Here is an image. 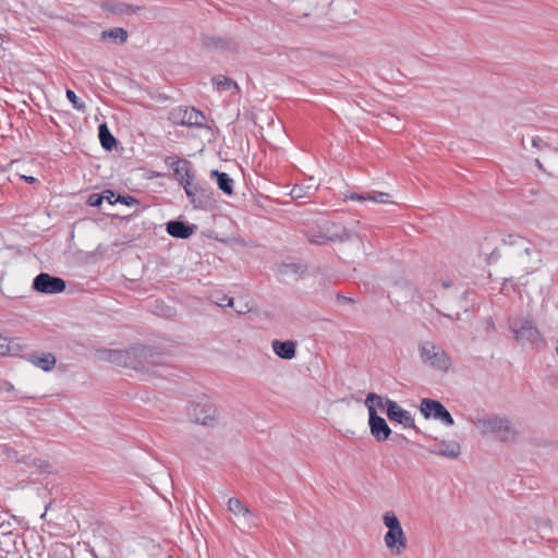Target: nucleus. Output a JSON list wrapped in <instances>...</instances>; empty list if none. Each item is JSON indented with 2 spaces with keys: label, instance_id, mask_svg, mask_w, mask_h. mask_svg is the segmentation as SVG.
<instances>
[{
  "label": "nucleus",
  "instance_id": "nucleus-1",
  "mask_svg": "<svg viewBox=\"0 0 558 558\" xmlns=\"http://www.w3.org/2000/svg\"><path fill=\"white\" fill-rule=\"evenodd\" d=\"M509 329L514 340L522 347L529 345L535 350H543L546 347V340L531 317L511 319Z\"/></svg>",
  "mask_w": 558,
  "mask_h": 558
},
{
  "label": "nucleus",
  "instance_id": "nucleus-2",
  "mask_svg": "<svg viewBox=\"0 0 558 558\" xmlns=\"http://www.w3.org/2000/svg\"><path fill=\"white\" fill-rule=\"evenodd\" d=\"M472 423L478 428L483 436L496 434L502 442L514 441L518 435L517 429L505 415L475 417L472 420Z\"/></svg>",
  "mask_w": 558,
  "mask_h": 558
},
{
  "label": "nucleus",
  "instance_id": "nucleus-3",
  "mask_svg": "<svg viewBox=\"0 0 558 558\" xmlns=\"http://www.w3.org/2000/svg\"><path fill=\"white\" fill-rule=\"evenodd\" d=\"M420 359L423 364L433 369L447 373L451 367V359L446 351L433 341H423L418 344Z\"/></svg>",
  "mask_w": 558,
  "mask_h": 558
},
{
  "label": "nucleus",
  "instance_id": "nucleus-4",
  "mask_svg": "<svg viewBox=\"0 0 558 558\" xmlns=\"http://www.w3.org/2000/svg\"><path fill=\"white\" fill-rule=\"evenodd\" d=\"M168 120L175 125L204 128L206 117L194 107L178 106L169 111Z\"/></svg>",
  "mask_w": 558,
  "mask_h": 558
},
{
  "label": "nucleus",
  "instance_id": "nucleus-5",
  "mask_svg": "<svg viewBox=\"0 0 558 558\" xmlns=\"http://www.w3.org/2000/svg\"><path fill=\"white\" fill-rule=\"evenodd\" d=\"M217 409L208 399L191 402L187 408L190 420L196 424L211 426L216 422Z\"/></svg>",
  "mask_w": 558,
  "mask_h": 558
},
{
  "label": "nucleus",
  "instance_id": "nucleus-6",
  "mask_svg": "<svg viewBox=\"0 0 558 558\" xmlns=\"http://www.w3.org/2000/svg\"><path fill=\"white\" fill-rule=\"evenodd\" d=\"M420 411L426 418L440 421L446 426L454 425V420L446 407L438 400L423 398L420 403Z\"/></svg>",
  "mask_w": 558,
  "mask_h": 558
},
{
  "label": "nucleus",
  "instance_id": "nucleus-7",
  "mask_svg": "<svg viewBox=\"0 0 558 558\" xmlns=\"http://www.w3.org/2000/svg\"><path fill=\"white\" fill-rule=\"evenodd\" d=\"M100 359L107 361L109 363L116 364L118 366L132 368L135 371L136 362V351L135 345H131L125 350L118 349H104L99 352Z\"/></svg>",
  "mask_w": 558,
  "mask_h": 558
},
{
  "label": "nucleus",
  "instance_id": "nucleus-8",
  "mask_svg": "<svg viewBox=\"0 0 558 558\" xmlns=\"http://www.w3.org/2000/svg\"><path fill=\"white\" fill-rule=\"evenodd\" d=\"M32 288L39 293L58 294L65 290L66 282L60 277L40 272L34 278Z\"/></svg>",
  "mask_w": 558,
  "mask_h": 558
},
{
  "label": "nucleus",
  "instance_id": "nucleus-9",
  "mask_svg": "<svg viewBox=\"0 0 558 558\" xmlns=\"http://www.w3.org/2000/svg\"><path fill=\"white\" fill-rule=\"evenodd\" d=\"M386 414L389 421L402 425L404 428H411L416 434H423L422 430L415 425L414 418L411 413L402 409L396 401L391 399L385 400Z\"/></svg>",
  "mask_w": 558,
  "mask_h": 558
},
{
  "label": "nucleus",
  "instance_id": "nucleus-10",
  "mask_svg": "<svg viewBox=\"0 0 558 558\" xmlns=\"http://www.w3.org/2000/svg\"><path fill=\"white\" fill-rule=\"evenodd\" d=\"M203 49L236 53L240 49L239 43L231 36L203 35L201 40Z\"/></svg>",
  "mask_w": 558,
  "mask_h": 558
},
{
  "label": "nucleus",
  "instance_id": "nucleus-11",
  "mask_svg": "<svg viewBox=\"0 0 558 558\" xmlns=\"http://www.w3.org/2000/svg\"><path fill=\"white\" fill-rule=\"evenodd\" d=\"M368 425L371 435L378 441L383 442L389 439L392 434L391 428L386 420L377 414V410L369 405Z\"/></svg>",
  "mask_w": 558,
  "mask_h": 558
},
{
  "label": "nucleus",
  "instance_id": "nucleus-12",
  "mask_svg": "<svg viewBox=\"0 0 558 558\" xmlns=\"http://www.w3.org/2000/svg\"><path fill=\"white\" fill-rule=\"evenodd\" d=\"M306 238L310 243L322 245L331 241H347L350 239V235L347 229H341L336 233H324L320 225H318L316 228H311L306 231Z\"/></svg>",
  "mask_w": 558,
  "mask_h": 558
},
{
  "label": "nucleus",
  "instance_id": "nucleus-13",
  "mask_svg": "<svg viewBox=\"0 0 558 558\" xmlns=\"http://www.w3.org/2000/svg\"><path fill=\"white\" fill-rule=\"evenodd\" d=\"M388 532L385 534V544L389 550L400 555L407 548V537L401 525H387Z\"/></svg>",
  "mask_w": 558,
  "mask_h": 558
},
{
  "label": "nucleus",
  "instance_id": "nucleus-14",
  "mask_svg": "<svg viewBox=\"0 0 558 558\" xmlns=\"http://www.w3.org/2000/svg\"><path fill=\"white\" fill-rule=\"evenodd\" d=\"M194 197L190 198L191 204L195 209H209L214 206L216 199L211 187L205 183H197L194 189Z\"/></svg>",
  "mask_w": 558,
  "mask_h": 558
},
{
  "label": "nucleus",
  "instance_id": "nucleus-15",
  "mask_svg": "<svg viewBox=\"0 0 558 558\" xmlns=\"http://www.w3.org/2000/svg\"><path fill=\"white\" fill-rule=\"evenodd\" d=\"M501 242L505 245L515 247L517 254L521 257L523 255L530 257L536 251L535 246L529 240L518 234H508L506 238L501 239Z\"/></svg>",
  "mask_w": 558,
  "mask_h": 558
},
{
  "label": "nucleus",
  "instance_id": "nucleus-16",
  "mask_svg": "<svg viewBox=\"0 0 558 558\" xmlns=\"http://www.w3.org/2000/svg\"><path fill=\"white\" fill-rule=\"evenodd\" d=\"M168 234L177 239H189L196 230L195 225H191L183 220H170L166 223Z\"/></svg>",
  "mask_w": 558,
  "mask_h": 558
},
{
  "label": "nucleus",
  "instance_id": "nucleus-17",
  "mask_svg": "<svg viewBox=\"0 0 558 558\" xmlns=\"http://www.w3.org/2000/svg\"><path fill=\"white\" fill-rule=\"evenodd\" d=\"M344 201H372L385 204L390 202V194L377 191L365 193L349 192L344 194Z\"/></svg>",
  "mask_w": 558,
  "mask_h": 558
},
{
  "label": "nucleus",
  "instance_id": "nucleus-18",
  "mask_svg": "<svg viewBox=\"0 0 558 558\" xmlns=\"http://www.w3.org/2000/svg\"><path fill=\"white\" fill-rule=\"evenodd\" d=\"M271 347L275 354L282 360H292L296 355V342L293 340H274Z\"/></svg>",
  "mask_w": 558,
  "mask_h": 558
},
{
  "label": "nucleus",
  "instance_id": "nucleus-19",
  "mask_svg": "<svg viewBox=\"0 0 558 558\" xmlns=\"http://www.w3.org/2000/svg\"><path fill=\"white\" fill-rule=\"evenodd\" d=\"M24 345L20 338H7L0 333V355H21Z\"/></svg>",
  "mask_w": 558,
  "mask_h": 558
},
{
  "label": "nucleus",
  "instance_id": "nucleus-20",
  "mask_svg": "<svg viewBox=\"0 0 558 558\" xmlns=\"http://www.w3.org/2000/svg\"><path fill=\"white\" fill-rule=\"evenodd\" d=\"M165 163L172 170V178L179 183H183V173L185 166H191V161L178 156H167Z\"/></svg>",
  "mask_w": 558,
  "mask_h": 558
},
{
  "label": "nucleus",
  "instance_id": "nucleus-21",
  "mask_svg": "<svg viewBox=\"0 0 558 558\" xmlns=\"http://www.w3.org/2000/svg\"><path fill=\"white\" fill-rule=\"evenodd\" d=\"M27 361L33 363L35 366L41 368L45 372L51 371L57 362L56 356L52 353H31L27 355Z\"/></svg>",
  "mask_w": 558,
  "mask_h": 558
},
{
  "label": "nucleus",
  "instance_id": "nucleus-22",
  "mask_svg": "<svg viewBox=\"0 0 558 558\" xmlns=\"http://www.w3.org/2000/svg\"><path fill=\"white\" fill-rule=\"evenodd\" d=\"M210 178L216 179L219 190L226 195H232L234 193V181L228 173L215 169L210 171Z\"/></svg>",
  "mask_w": 558,
  "mask_h": 558
},
{
  "label": "nucleus",
  "instance_id": "nucleus-23",
  "mask_svg": "<svg viewBox=\"0 0 558 558\" xmlns=\"http://www.w3.org/2000/svg\"><path fill=\"white\" fill-rule=\"evenodd\" d=\"M98 138H99L101 147L107 151H111L112 149H114L117 147L118 141L112 135V133L106 122L100 123L98 125Z\"/></svg>",
  "mask_w": 558,
  "mask_h": 558
},
{
  "label": "nucleus",
  "instance_id": "nucleus-24",
  "mask_svg": "<svg viewBox=\"0 0 558 558\" xmlns=\"http://www.w3.org/2000/svg\"><path fill=\"white\" fill-rule=\"evenodd\" d=\"M228 510L234 514L242 513L244 520L246 521L262 520L258 515L255 514V512L244 506L240 499L234 497L228 500Z\"/></svg>",
  "mask_w": 558,
  "mask_h": 558
},
{
  "label": "nucleus",
  "instance_id": "nucleus-25",
  "mask_svg": "<svg viewBox=\"0 0 558 558\" xmlns=\"http://www.w3.org/2000/svg\"><path fill=\"white\" fill-rule=\"evenodd\" d=\"M101 8L107 12L119 15L132 14L136 12L132 5L117 0H106L101 4Z\"/></svg>",
  "mask_w": 558,
  "mask_h": 558
},
{
  "label": "nucleus",
  "instance_id": "nucleus-26",
  "mask_svg": "<svg viewBox=\"0 0 558 558\" xmlns=\"http://www.w3.org/2000/svg\"><path fill=\"white\" fill-rule=\"evenodd\" d=\"M135 351L136 353H141V354H136V364L135 365V371L136 372H142V373H147V359L148 356H151L150 355V345H145V344H141V343H135Z\"/></svg>",
  "mask_w": 558,
  "mask_h": 558
},
{
  "label": "nucleus",
  "instance_id": "nucleus-27",
  "mask_svg": "<svg viewBox=\"0 0 558 558\" xmlns=\"http://www.w3.org/2000/svg\"><path fill=\"white\" fill-rule=\"evenodd\" d=\"M129 34L123 27H113L105 29L100 34L102 40H112L118 45H122L128 40Z\"/></svg>",
  "mask_w": 558,
  "mask_h": 558
},
{
  "label": "nucleus",
  "instance_id": "nucleus-28",
  "mask_svg": "<svg viewBox=\"0 0 558 558\" xmlns=\"http://www.w3.org/2000/svg\"><path fill=\"white\" fill-rule=\"evenodd\" d=\"M441 446L444 447L442 449H440L438 451L434 450V449H429V452L439 454L441 457L450 458V459H456L461 453V447L457 441H442Z\"/></svg>",
  "mask_w": 558,
  "mask_h": 558
},
{
  "label": "nucleus",
  "instance_id": "nucleus-29",
  "mask_svg": "<svg viewBox=\"0 0 558 558\" xmlns=\"http://www.w3.org/2000/svg\"><path fill=\"white\" fill-rule=\"evenodd\" d=\"M151 313L158 317H163V318L169 319L177 315V310L173 306L166 304L161 300H156L151 304Z\"/></svg>",
  "mask_w": 558,
  "mask_h": 558
},
{
  "label": "nucleus",
  "instance_id": "nucleus-30",
  "mask_svg": "<svg viewBox=\"0 0 558 558\" xmlns=\"http://www.w3.org/2000/svg\"><path fill=\"white\" fill-rule=\"evenodd\" d=\"M150 355L147 359V373L157 366H163L166 352L157 347L150 345Z\"/></svg>",
  "mask_w": 558,
  "mask_h": 558
},
{
  "label": "nucleus",
  "instance_id": "nucleus-31",
  "mask_svg": "<svg viewBox=\"0 0 558 558\" xmlns=\"http://www.w3.org/2000/svg\"><path fill=\"white\" fill-rule=\"evenodd\" d=\"M498 241H499V236H498V234H496L494 232L485 235L478 245L480 256L484 257V259H485L487 257V255L490 253L492 248L494 246H497Z\"/></svg>",
  "mask_w": 558,
  "mask_h": 558
},
{
  "label": "nucleus",
  "instance_id": "nucleus-32",
  "mask_svg": "<svg viewBox=\"0 0 558 558\" xmlns=\"http://www.w3.org/2000/svg\"><path fill=\"white\" fill-rule=\"evenodd\" d=\"M213 84L218 90H230L234 88L240 90L239 85L232 78L225 75H216L213 77Z\"/></svg>",
  "mask_w": 558,
  "mask_h": 558
},
{
  "label": "nucleus",
  "instance_id": "nucleus-33",
  "mask_svg": "<svg viewBox=\"0 0 558 558\" xmlns=\"http://www.w3.org/2000/svg\"><path fill=\"white\" fill-rule=\"evenodd\" d=\"M387 398H384L375 392H369L366 396L365 399V405L367 407V410L369 411V405L373 407L375 410L377 408L383 409L385 407V400Z\"/></svg>",
  "mask_w": 558,
  "mask_h": 558
},
{
  "label": "nucleus",
  "instance_id": "nucleus-34",
  "mask_svg": "<svg viewBox=\"0 0 558 558\" xmlns=\"http://www.w3.org/2000/svg\"><path fill=\"white\" fill-rule=\"evenodd\" d=\"M65 95H66L68 100L72 104L74 109H76L80 112L86 111V109H87L86 104L84 101H82L72 89L66 88Z\"/></svg>",
  "mask_w": 558,
  "mask_h": 558
},
{
  "label": "nucleus",
  "instance_id": "nucleus-35",
  "mask_svg": "<svg viewBox=\"0 0 558 558\" xmlns=\"http://www.w3.org/2000/svg\"><path fill=\"white\" fill-rule=\"evenodd\" d=\"M113 202H118L126 206L140 205V201L130 194H118Z\"/></svg>",
  "mask_w": 558,
  "mask_h": 558
},
{
  "label": "nucleus",
  "instance_id": "nucleus-36",
  "mask_svg": "<svg viewBox=\"0 0 558 558\" xmlns=\"http://www.w3.org/2000/svg\"><path fill=\"white\" fill-rule=\"evenodd\" d=\"M320 227L324 233H336L341 229H344L343 227L337 226L335 222L328 220L320 223Z\"/></svg>",
  "mask_w": 558,
  "mask_h": 558
},
{
  "label": "nucleus",
  "instance_id": "nucleus-37",
  "mask_svg": "<svg viewBox=\"0 0 558 558\" xmlns=\"http://www.w3.org/2000/svg\"><path fill=\"white\" fill-rule=\"evenodd\" d=\"M104 202V194L101 193H92L87 198V205L92 207H99Z\"/></svg>",
  "mask_w": 558,
  "mask_h": 558
},
{
  "label": "nucleus",
  "instance_id": "nucleus-38",
  "mask_svg": "<svg viewBox=\"0 0 558 558\" xmlns=\"http://www.w3.org/2000/svg\"><path fill=\"white\" fill-rule=\"evenodd\" d=\"M501 254L498 250V246H494L487 257L484 259L486 264L490 265L499 260Z\"/></svg>",
  "mask_w": 558,
  "mask_h": 558
},
{
  "label": "nucleus",
  "instance_id": "nucleus-39",
  "mask_svg": "<svg viewBox=\"0 0 558 558\" xmlns=\"http://www.w3.org/2000/svg\"><path fill=\"white\" fill-rule=\"evenodd\" d=\"M183 169H184L183 180H182L183 183H180V185L185 184V180L186 181H195L196 174H195V171L192 168V165L191 166H185V168H183Z\"/></svg>",
  "mask_w": 558,
  "mask_h": 558
},
{
  "label": "nucleus",
  "instance_id": "nucleus-40",
  "mask_svg": "<svg viewBox=\"0 0 558 558\" xmlns=\"http://www.w3.org/2000/svg\"><path fill=\"white\" fill-rule=\"evenodd\" d=\"M197 183L198 182H195V181H186L185 180V184L182 185L187 198L190 199L191 197H194V189L197 187Z\"/></svg>",
  "mask_w": 558,
  "mask_h": 558
},
{
  "label": "nucleus",
  "instance_id": "nucleus-41",
  "mask_svg": "<svg viewBox=\"0 0 558 558\" xmlns=\"http://www.w3.org/2000/svg\"><path fill=\"white\" fill-rule=\"evenodd\" d=\"M301 268H302L301 265L291 263V264H284L282 266L281 271L283 274H288V272L299 274L300 271H302Z\"/></svg>",
  "mask_w": 558,
  "mask_h": 558
},
{
  "label": "nucleus",
  "instance_id": "nucleus-42",
  "mask_svg": "<svg viewBox=\"0 0 558 558\" xmlns=\"http://www.w3.org/2000/svg\"><path fill=\"white\" fill-rule=\"evenodd\" d=\"M383 523H400L393 511H387L383 515Z\"/></svg>",
  "mask_w": 558,
  "mask_h": 558
},
{
  "label": "nucleus",
  "instance_id": "nucleus-43",
  "mask_svg": "<svg viewBox=\"0 0 558 558\" xmlns=\"http://www.w3.org/2000/svg\"><path fill=\"white\" fill-rule=\"evenodd\" d=\"M101 194H104V201L106 199L110 205L116 204L117 202H113L118 194H116L112 190H105Z\"/></svg>",
  "mask_w": 558,
  "mask_h": 558
},
{
  "label": "nucleus",
  "instance_id": "nucleus-44",
  "mask_svg": "<svg viewBox=\"0 0 558 558\" xmlns=\"http://www.w3.org/2000/svg\"><path fill=\"white\" fill-rule=\"evenodd\" d=\"M532 145H533V147L538 148V149H542V148L548 146L547 143L539 136H535L532 138Z\"/></svg>",
  "mask_w": 558,
  "mask_h": 558
},
{
  "label": "nucleus",
  "instance_id": "nucleus-45",
  "mask_svg": "<svg viewBox=\"0 0 558 558\" xmlns=\"http://www.w3.org/2000/svg\"><path fill=\"white\" fill-rule=\"evenodd\" d=\"M233 303H234V299L233 298H229V296L225 295L222 298L221 303L219 305L220 306H230V307H232Z\"/></svg>",
  "mask_w": 558,
  "mask_h": 558
},
{
  "label": "nucleus",
  "instance_id": "nucleus-46",
  "mask_svg": "<svg viewBox=\"0 0 558 558\" xmlns=\"http://www.w3.org/2000/svg\"><path fill=\"white\" fill-rule=\"evenodd\" d=\"M486 330L487 331H495L496 330L495 323H494L492 317H488L486 319Z\"/></svg>",
  "mask_w": 558,
  "mask_h": 558
},
{
  "label": "nucleus",
  "instance_id": "nucleus-47",
  "mask_svg": "<svg viewBox=\"0 0 558 558\" xmlns=\"http://www.w3.org/2000/svg\"><path fill=\"white\" fill-rule=\"evenodd\" d=\"M23 179H24L25 182L31 183V184H33V183L38 181L36 178L31 177V175L29 177L28 175H24Z\"/></svg>",
  "mask_w": 558,
  "mask_h": 558
},
{
  "label": "nucleus",
  "instance_id": "nucleus-48",
  "mask_svg": "<svg viewBox=\"0 0 558 558\" xmlns=\"http://www.w3.org/2000/svg\"><path fill=\"white\" fill-rule=\"evenodd\" d=\"M405 286L409 287L410 291H411V295H410V299L413 300L414 299V295L416 293V289L412 288L411 284L409 282H405Z\"/></svg>",
  "mask_w": 558,
  "mask_h": 558
},
{
  "label": "nucleus",
  "instance_id": "nucleus-49",
  "mask_svg": "<svg viewBox=\"0 0 558 558\" xmlns=\"http://www.w3.org/2000/svg\"><path fill=\"white\" fill-rule=\"evenodd\" d=\"M338 299H342L343 302H352V300L350 298H345V296H342L340 294H338Z\"/></svg>",
  "mask_w": 558,
  "mask_h": 558
},
{
  "label": "nucleus",
  "instance_id": "nucleus-50",
  "mask_svg": "<svg viewBox=\"0 0 558 558\" xmlns=\"http://www.w3.org/2000/svg\"><path fill=\"white\" fill-rule=\"evenodd\" d=\"M397 438H400V439H402V440H404V441H408L407 437H404V436H402V435H397Z\"/></svg>",
  "mask_w": 558,
  "mask_h": 558
},
{
  "label": "nucleus",
  "instance_id": "nucleus-51",
  "mask_svg": "<svg viewBox=\"0 0 558 558\" xmlns=\"http://www.w3.org/2000/svg\"><path fill=\"white\" fill-rule=\"evenodd\" d=\"M536 166H538V168H542V165L538 159H536Z\"/></svg>",
  "mask_w": 558,
  "mask_h": 558
},
{
  "label": "nucleus",
  "instance_id": "nucleus-52",
  "mask_svg": "<svg viewBox=\"0 0 558 558\" xmlns=\"http://www.w3.org/2000/svg\"><path fill=\"white\" fill-rule=\"evenodd\" d=\"M444 287L448 288V287H450V283L445 282V283H444Z\"/></svg>",
  "mask_w": 558,
  "mask_h": 558
},
{
  "label": "nucleus",
  "instance_id": "nucleus-53",
  "mask_svg": "<svg viewBox=\"0 0 558 558\" xmlns=\"http://www.w3.org/2000/svg\"><path fill=\"white\" fill-rule=\"evenodd\" d=\"M50 507H51V504H48L47 507H45V510L47 511L48 508H50Z\"/></svg>",
  "mask_w": 558,
  "mask_h": 558
},
{
  "label": "nucleus",
  "instance_id": "nucleus-54",
  "mask_svg": "<svg viewBox=\"0 0 558 558\" xmlns=\"http://www.w3.org/2000/svg\"><path fill=\"white\" fill-rule=\"evenodd\" d=\"M50 507H51V504H48L47 507H45V510L47 511L48 508H50Z\"/></svg>",
  "mask_w": 558,
  "mask_h": 558
},
{
  "label": "nucleus",
  "instance_id": "nucleus-55",
  "mask_svg": "<svg viewBox=\"0 0 558 558\" xmlns=\"http://www.w3.org/2000/svg\"><path fill=\"white\" fill-rule=\"evenodd\" d=\"M50 507H51V504H48L47 507H45V510L47 511L48 508H50Z\"/></svg>",
  "mask_w": 558,
  "mask_h": 558
},
{
  "label": "nucleus",
  "instance_id": "nucleus-56",
  "mask_svg": "<svg viewBox=\"0 0 558 558\" xmlns=\"http://www.w3.org/2000/svg\"><path fill=\"white\" fill-rule=\"evenodd\" d=\"M46 517V511L40 515V519H45Z\"/></svg>",
  "mask_w": 558,
  "mask_h": 558
},
{
  "label": "nucleus",
  "instance_id": "nucleus-57",
  "mask_svg": "<svg viewBox=\"0 0 558 558\" xmlns=\"http://www.w3.org/2000/svg\"><path fill=\"white\" fill-rule=\"evenodd\" d=\"M235 311H236L239 314L244 313V311H242V310H235Z\"/></svg>",
  "mask_w": 558,
  "mask_h": 558
}]
</instances>
